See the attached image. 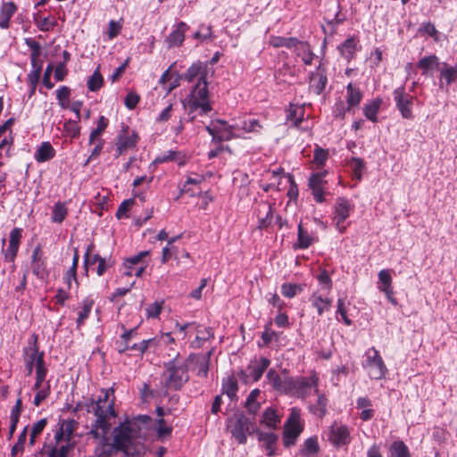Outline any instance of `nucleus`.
<instances>
[{
  "instance_id": "obj_12",
  "label": "nucleus",
  "mask_w": 457,
  "mask_h": 457,
  "mask_svg": "<svg viewBox=\"0 0 457 457\" xmlns=\"http://www.w3.org/2000/svg\"><path fill=\"white\" fill-rule=\"evenodd\" d=\"M327 439L336 449L347 448L353 441L352 428L346 424L334 421L328 428Z\"/></svg>"
},
{
  "instance_id": "obj_61",
  "label": "nucleus",
  "mask_w": 457,
  "mask_h": 457,
  "mask_svg": "<svg viewBox=\"0 0 457 457\" xmlns=\"http://www.w3.org/2000/svg\"><path fill=\"white\" fill-rule=\"evenodd\" d=\"M108 126L109 120L106 117L101 115L96 121V128L92 129L89 135V142H96V139H103L102 136Z\"/></svg>"
},
{
  "instance_id": "obj_24",
  "label": "nucleus",
  "mask_w": 457,
  "mask_h": 457,
  "mask_svg": "<svg viewBox=\"0 0 457 457\" xmlns=\"http://www.w3.org/2000/svg\"><path fill=\"white\" fill-rule=\"evenodd\" d=\"M191 159V154L187 150L170 149L157 155L154 161V164L174 162L179 167L185 166Z\"/></svg>"
},
{
  "instance_id": "obj_10",
  "label": "nucleus",
  "mask_w": 457,
  "mask_h": 457,
  "mask_svg": "<svg viewBox=\"0 0 457 457\" xmlns=\"http://www.w3.org/2000/svg\"><path fill=\"white\" fill-rule=\"evenodd\" d=\"M171 121L170 130L175 136L180 135L185 129V122L187 120L180 113L179 107L177 103H170L155 117L156 124H165Z\"/></svg>"
},
{
  "instance_id": "obj_38",
  "label": "nucleus",
  "mask_w": 457,
  "mask_h": 457,
  "mask_svg": "<svg viewBox=\"0 0 457 457\" xmlns=\"http://www.w3.org/2000/svg\"><path fill=\"white\" fill-rule=\"evenodd\" d=\"M28 46L30 49V62L33 68L32 71L41 74L43 61L41 60V46L40 44L31 38L26 40Z\"/></svg>"
},
{
  "instance_id": "obj_23",
  "label": "nucleus",
  "mask_w": 457,
  "mask_h": 457,
  "mask_svg": "<svg viewBox=\"0 0 457 457\" xmlns=\"http://www.w3.org/2000/svg\"><path fill=\"white\" fill-rule=\"evenodd\" d=\"M320 240L318 232L300 222L297 226V239L293 244L294 250H305Z\"/></svg>"
},
{
  "instance_id": "obj_57",
  "label": "nucleus",
  "mask_w": 457,
  "mask_h": 457,
  "mask_svg": "<svg viewBox=\"0 0 457 457\" xmlns=\"http://www.w3.org/2000/svg\"><path fill=\"white\" fill-rule=\"evenodd\" d=\"M320 448L318 441V436H313L307 439L303 444L300 450L301 455L304 457H317Z\"/></svg>"
},
{
  "instance_id": "obj_33",
  "label": "nucleus",
  "mask_w": 457,
  "mask_h": 457,
  "mask_svg": "<svg viewBox=\"0 0 457 457\" xmlns=\"http://www.w3.org/2000/svg\"><path fill=\"white\" fill-rule=\"evenodd\" d=\"M361 48L359 37L351 36L337 46L340 55L348 62L355 58V54Z\"/></svg>"
},
{
  "instance_id": "obj_63",
  "label": "nucleus",
  "mask_w": 457,
  "mask_h": 457,
  "mask_svg": "<svg viewBox=\"0 0 457 457\" xmlns=\"http://www.w3.org/2000/svg\"><path fill=\"white\" fill-rule=\"evenodd\" d=\"M336 317L338 321H342L345 326L352 325V320L348 316L347 305L343 298L337 299Z\"/></svg>"
},
{
  "instance_id": "obj_19",
  "label": "nucleus",
  "mask_w": 457,
  "mask_h": 457,
  "mask_svg": "<svg viewBox=\"0 0 457 457\" xmlns=\"http://www.w3.org/2000/svg\"><path fill=\"white\" fill-rule=\"evenodd\" d=\"M364 356L366 361L363 367L369 369V375L370 378H384L388 370L379 352L375 347H370L365 352Z\"/></svg>"
},
{
  "instance_id": "obj_37",
  "label": "nucleus",
  "mask_w": 457,
  "mask_h": 457,
  "mask_svg": "<svg viewBox=\"0 0 457 457\" xmlns=\"http://www.w3.org/2000/svg\"><path fill=\"white\" fill-rule=\"evenodd\" d=\"M372 401L368 396H361L356 400V408L361 411L359 418L367 422L375 417V410L372 408Z\"/></svg>"
},
{
  "instance_id": "obj_51",
  "label": "nucleus",
  "mask_w": 457,
  "mask_h": 457,
  "mask_svg": "<svg viewBox=\"0 0 457 457\" xmlns=\"http://www.w3.org/2000/svg\"><path fill=\"white\" fill-rule=\"evenodd\" d=\"M335 269H327L326 267H318L317 274L315 276L318 283L327 290L328 294L333 288V281L331 276L334 274Z\"/></svg>"
},
{
  "instance_id": "obj_59",
  "label": "nucleus",
  "mask_w": 457,
  "mask_h": 457,
  "mask_svg": "<svg viewBox=\"0 0 457 457\" xmlns=\"http://www.w3.org/2000/svg\"><path fill=\"white\" fill-rule=\"evenodd\" d=\"M237 378L234 374H231L223 380L222 394L228 395L231 400H233L237 397Z\"/></svg>"
},
{
  "instance_id": "obj_64",
  "label": "nucleus",
  "mask_w": 457,
  "mask_h": 457,
  "mask_svg": "<svg viewBox=\"0 0 457 457\" xmlns=\"http://www.w3.org/2000/svg\"><path fill=\"white\" fill-rule=\"evenodd\" d=\"M68 215V208L64 202H56L52 208V221L61 224Z\"/></svg>"
},
{
  "instance_id": "obj_8",
  "label": "nucleus",
  "mask_w": 457,
  "mask_h": 457,
  "mask_svg": "<svg viewBox=\"0 0 457 457\" xmlns=\"http://www.w3.org/2000/svg\"><path fill=\"white\" fill-rule=\"evenodd\" d=\"M345 100L335 104L333 113L337 118L344 119L347 112H354L362 100L363 94L356 83H349L345 88Z\"/></svg>"
},
{
  "instance_id": "obj_42",
  "label": "nucleus",
  "mask_w": 457,
  "mask_h": 457,
  "mask_svg": "<svg viewBox=\"0 0 457 457\" xmlns=\"http://www.w3.org/2000/svg\"><path fill=\"white\" fill-rule=\"evenodd\" d=\"M310 301L313 308L316 309L319 316L324 312H328L332 307V298L329 296H323L318 292H313L310 297Z\"/></svg>"
},
{
  "instance_id": "obj_43",
  "label": "nucleus",
  "mask_w": 457,
  "mask_h": 457,
  "mask_svg": "<svg viewBox=\"0 0 457 457\" xmlns=\"http://www.w3.org/2000/svg\"><path fill=\"white\" fill-rule=\"evenodd\" d=\"M383 104V99L380 97H376L371 100L367 101L362 107V112L364 116L370 121L376 123L378 122V114L381 109Z\"/></svg>"
},
{
  "instance_id": "obj_30",
  "label": "nucleus",
  "mask_w": 457,
  "mask_h": 457,
  "mask_svg": "<svg viewBox=\"0 0 457 457\" xmlns=\"http://www.w3.org/2000/svg\"><path fill=\"white\" fill-rule=\"evenodd\" d=\"M267 379L275 390L285 394L291 393L292 377L282 376L275 370L271 369L267 373Z\"/></svg>"
},
{
  "instance_id": "obj_58",
  "label": "nucleus",
  "mask_w": 457,
  "mask_h": 457,
  "mask_svg": "<svg viewBox=\"0 0 457 457\" xmlns=\"http://www.w3.org/2000/svg\"><path fill=\"white\" fill-rule=\"evenodd\" d=\"M190 83L206 81V71L201 64H193L185 74Z\"/></svg>"
},
{
  "instance_id": "obj_25",
  "label": "nucleus",
  "mask_w": 457,
  "mask_h": 457,
  "mask_svg": "<svg viewBox=\"0 0 457 457\" xmlns=\"http://www.w3.org/2000/svg\"><path fill=\"white\" fill-rule=\"evenodd\" d=\"M204 179L202 175L194 174L187 177L180 187V196L183 198L200 197L203 192L202 184Z\"/></svg>"
},
{
  "instance_id": "obj_52",
  "label": "nucleus",
  "mask_w": 457,
  "mask_h": 457,
  "mask_svg": "<svg viewBox=\"0 0 457 457\" xmlns=\"http://www.w3.org/2000/svg\"><path fill=\"white\" fill-rule=\"evenodd\" d=\"M34 22L38 29L43 32L51 31L57 26V19L52 14L44 16L41 13H37L34 16Z\"/></svg>"
},
{
  "instance_id": "obj_56",
  "label": "nucleus",
  "mask_w": 457,
  "mask_h": 457,
  "mask_svg": "<svg viewBox=\"0 0 457 457\" xmlns=\"http://www.w3.org/2000/svg\"><path fill=\"white\" fill-rule=\"evenodd\" d=\"M55 154V149L49 142H43L36 150L34 158L37 162H45L53 159Z\"/></svg>"
},
{
  "instance_id": "obj_9",
  "label": "nucleus",
  "mask_w": 457,
  "mask_h": 457,
  "mask_svg": "<svg viewBox=\"0 0 457 457\" xmlns=\"http://www.w3.org/2000/svg\"><path fill=\"white\" fill-rule=\"evenodd\" d=\"M143 204L144 202H122L116 212L117 219L129 218L131 213L135 224L141 227L154 213L153 208L145 207Z\"/></svg>"
},
{
  "instance_id": "obj_44",
  "label": "nucleus",
  "mask_w": 457,
  "mask_h": 457,
  "mask_svg": "<svg viewBox=\"0 0 457 457\" xmlns=\"http://www.w3.org/2000/svg\"><path fill=\"white\" fill-rule=\"evenodd\" d=\"M18 6L12 1L3 2L0 7V28L6 29L10 27V21L17 12Z\"/></svg>"
},
{
  "instance_id": "obj_26",
  "label": "nucleus",
  "mask_w": 457,
  "mask_h": 457,
  "mask_svg": "<svg viewBox=\"0 0 457 457\" xmlns=\"http://www.w3.org/2000/svg\"><path fill=\"white\" fill-rule=\"evenodd\" d=\"M392 272L393 270L389 269H385L378 272V288L386 295L390 303L396 306L398 301L395 295Z\"/></svg>"
},
{
  "instance_id": "obj_35",
  "label": "nucleus",
  "mask_w": 457,
  "mask_h": 457,
  "mask_svg": "<svg viewBox=\"0 0 457 457\" xmlns=\"http://www.w3.org/2000/svg\"><path fill=\"white\" fill-rule=\"evenodd\" d=\"M107 434H104L96 439H100L99 443L96 445L94 450V457H113L120 450L115 446V443L109 442Z\"/></svg>"
},
{
  "instance_id": "obj_3",
  "label": "nucleus",
  "mask_w": 457,
  "mask_h": 457,
  "mask_svg": "<svg viewBox=\"0 0 457 457\" xmlns=\"http://www.w3.org/2000/svg\"><path fill=\"white\" fill-rule=\"evenodd\" d=\"M183 105L184 110L187 112V120L192 123L196 122L198 117L208 115L212 110V105L209 96L207 81L197 82Z\"/></svg>"
},
{
  "instance_id": "obj_36",
  "label": "nucleus",
  "mask_w": 457,
  "mask_h": 457,
  "mask_svg": "<svg viewBox=\"0 0 457 457\" xmlns=\"http://www.w3.org/2000/svg\"><path fill=\"white\" fill-rule=\"evenodd\" d=\"M259 442L262 443V446L266 451V455L273 457L276 455L278 436L272 432H262L258 430L256 433Z\"/></svg>"
},
{
  "instance_id": "obj_54",
  "label": "nucleus",
  "mask_w": 457,
  "mask_h": 457,
  "mask_svg": "<svg viewBox=\"0 0 457 457\" xmlns=\"http://www.w3.org/2000/svg\"><path fill=\"white\" fill-rule=\"evenodd\" d=\"M281 174L284 175V178L287 179V182L289 183L290 185V187L287 191V196L289 197L290 200L295 199L298 195V189L294 182V178L291 174H285L284 170L282 168H275L272 170H269V171L267 172V175H271L272 178L279 177Z\"/></svg>"
},
{
  "instance_id": "obj_21",
  "label": "nucleus",
  "mask_w": 457,
  "mask_h": 457,
  "mask_svg": "<svg viewBox=\"0 0 457 457\" xmlns=\"http://www.w3.org/2000/svg\"><path fill=\"white\" fill-rule=\"evenodd\" d=\"M30 269L34 276L40 281L46 282L50 277L46 257L40 245H37L31 255Z\"/></svg>"
},
{
  "instance_id": "obj_45",
  "label": "nucleus",
  "mask_w": 457,
  "mask_h": 457,
  "mask_svg": "<svg viewBox=\"0 0 457 457\" xmlns=\"http://www.w3.org/2000/svg\"><path fill=\"white\" fill-rule=\"evenodd\" d=\"M79 261V253L78 248L74 249V254L72 258V265L69 268L62 276V280L65 284V287L71 288L72 281L79 285L78 281V266Z\"/></svg>"
},
{
  "instance_id": "obj_62",
  "label": "nucleus",
  "mask_w": 457,
  "mask_h": 457,
  "mask_svg": "<svg viewBox=\"0 0 457 457\" xmlns=\"http://www.w3.org/2000/svg\"><path fill=\"white\" fill-rule=\"evenodd\" d=\"M389 453L391 457H411L408 446L402 440L394 441L389 447Z\"/></svg>"
},
{
  "instance_id": "obj_17",
  "label": "nucleus",
  "mask_w": 457,
  "mask_h": 457,
  "mask_svg": "<svg viewBox=\"0 0 457 457\" xmlns=\"http://www.w3.org/2000/svg\"><path fill=\"white\" fill-rule=\"evenodd\" d=\"M140 137L135 129L128 125H123L116 137L115 151L117 155L120 156L136 149Z\"/></svg>"
},
{
  "instance_id": "obj_14",
  "label": "nucleus",
  "mask_w": 457,
  "mask_h": 457,
  "mask_svg": "<svg viewBox=\"0 0 457 457\" xmlns=\"http://www.w3.org/2000/svg\"><path fill=\"white\" fill-rule=\"evenodd\" d=\"M270 365V360L267 357H255L250 360L246 370L241 369L237 371V377L245 384H248L250 382H257L262 378L263 373L266 371Z\"/></svg>"
},
{
  "instance_id": "obj_39",
  "label": "nucleus",
  "mask_w": 457,
  "mask_h": 457,
  "mask_svg": "<svg viewBox=\"0 0 457 457\" xmlns=\"http://www.w3.org/2000/svg\"><path fill=\"white\" fill-rule=\"evenodd\" d=\"M315 403L308 406L309 411L318 419L322 420L328 413V399L324 393L319 391Z\"/></svg>"
},
{
  "instance_id": "obj_28",
  "label": "nucleus",
  "mask_w": 457,
  "mask_h": 457,
  "mask_svg": "<svg viewBox=\"0 0 457 457\" xmlns=\"http://www.w3.org/2000/svg\"><path fill=\"white\" fill-rule=\"evenodd\" d=\"M310 88L317 95H320L326 88L328 83L327 65L320 61L315 71L309 76Z\"/></svg>"
},
{
  "instance_id": "obj_1",
  "label": "nucleus",
  "mask_w": 457,
  "mask_h": 457,
  "mask_svg": "<svg viewBox=\"0 0 457 457\" xmlns=\"http://www.w3.org/2000/svg\"><path fill=\"white\" fill-rule=\"evenodd\" d=\"M152 418L148 415H137L120 422L112 430V440L120 452L128 457H141L145 452L141 438V424H148Z\"/></svg>"
},
{
  "instance_id": "obj_7",
  "label": "nucleus",
  "mask_w": 457,
  "mask_h": 457,
  "mask_svg": "<svg viewBox=\"0 0 457 457\" xmlns=\"http://www.w3.org/2000/svg\"><path fill=\"white\" fill-rule=\"evenodd\" d=\"M22 357L28 375L34 370L47 366L45 360V352L40 350L39 336L37 333L30 335L28 345L22 349Z\"/></svg>"
},
{
  "instance_id": "obj_29",
  "label": "nucleus",
  "mask_w": 457,
  "mask_h": 457,
  "mask_svg": "<svg viewBox=\"0 0 457 457\" xmlns=\"http://www.w3.org/2000/svg\"><path fill=\"white\" fill-rule=\"evenodd\" d=\"M353 206L349 202H340L335 206L333 220L339 233L344 234L350 226V221H346L350 216Z\"/></svg>"
},
{
  "instance_id": "obj_27",
  "label": "nucleus",
  "mask_w": 457,
  "mask_h": 457,
  "mask_svg": "<svg viewBox=\"0 0 457 457\" xmlns=\"http://www.w3.org/2000/svg\"><path fill=\"white\" fill-rule=\"evenodd\" d=\"M23 229L14 228L9 235L8 246L3 249L4 260L5 262H14L21 243Z\"/></svg>"
},
{
  "instance_id": "obj_22",
  "label": "nucleus",
  "mask_w": 457,
  "mask_h": 457,
  "mask_svg": "<svg viewBox=\"0 0 457 457\" xmlns=\"http://www.w3.org/2000/svg\"><path fill=\"white\" fill-rule=\"evenodd\" d=\"M96 304V300L93 295H87L84 297L78 304L73 308L75 317L73 318L76 325V329H81L87 320L89 319L93 308Z\"/></svg>"
},
{
  "instance_id": "obj_11",
  "label": "nucleus",
  "mask_w": 457,
  "mask_h": 457,
  "mask_svg": "<svg viewBox=\"0 0 457 457\" xmlns=\"http://www.w3.org/2000/svg\"><path fill=\"white\" fill-rule=\"evenodd\" d=\"M151 262V252L141 251L123 260L121 269L124 276L141 278Z\"/></svg>"
},
{
  "instance_id": "obj_41",
  "label": "nucleus",
  "mask_w": 457,
  "mask_h": 457,
  "mask_svg": "<svg viewBox=\"0 0 457 457\" xmlns=\"http://www.w3.org/2000/svg\"><path fill=\"white\" fill-rule=\"evenodd\" d=\"M305 109L303 105L293 104H291L289 106L288 113H287V120L291 121L292 124L299 128L301 129H307L308 127H303V123L304 121Z\"/></svg>"
},
{
  "instance_id": "obj_34",
  "label": "nucleus",
  "mask_w": 457,
  "mask_h": 457,
  "mask_svg": "<svg viewBox=\"0 0 457 457\" xmlns=\"http://www.w3.org/2000/svg\"><path fill=\"white\" fill-rule=\"evenodd\" d=\"M15 123L14 118H10L0 125V148L5 149L6 154L10 153L13 145L14 134L12 127Z\"/></svg>"
},
{
  "instance_id": "obj_5",
  "label": "nucleus",
  "mask_w": 457,
  "mask_h": 457,
  "mask_svg": "<svg viewBox=\"0 0 457 457\" xmlns=\"http://www.w3.org/2000/svg\"><path fill=\"white\" fill-rule=\"evenodd\" d=\"M77 428L78 423L73 419L61 420L59 428L54 434V445H45L47 456L51 455L54 452L59 453L60 449H62L65 451V457H68L70 451L73 447L71 440Z\"/></svg>"
},
{
  "instance_id": "obj_15",
  "label": "nucleus",
  "mask_w": 457,
  "mask_h": 457,
  "mask_svg": "<svg viewBox=\"0 0 457 457\" xmlns=\"http://www.w3.org/2000/svg\"><path fill=\"white\" fill-rule=\"evenodd\" d=\"M33 372H35V382L32 390L36 392L33 404L38 407L50 396L52 391L50 380L46 379L48 367L34 370Z\"/></svg>"
},
{
  "instance_id": "obj_49",
  "label": "nucleus",
  "mask_w": 457,
  "mask_h": 457,
  "mask_svg": "<svg viewBox=\"0 0 457 457\" xmlns=\"http://www.w3.org/2000/svg\"><path fill=\"white\" fill-rule=\"evenodd\" d=\"M439 66V59L435 54L420 58L416 64V67L421 71L422 75H428L431 71L438 70Z\"/></svg>"
},
{
  "instance_id": "obj_32",
  "label": "nucleus",
  "mask_w": 457,
  "mask_h": 457,
  "mask_svg": "<svg viewBox=\"0 0 457 457\" xmlns=\"http://www.w3.org/2000/svg\"><path fill=\"white\" fill-rule=\"evenodd\" d=\"M327 170H320L312 174L309 179V187L312 191L315 200H323L326 195V184L325 177Z\"/></svg>"
},
{
  "instance_id": "obj_31",
  "label": "nucleus",
  "mask_w": 457,
  "mask_h": 457,
  "mask_svg": "<svg viewBox=\"0 0 457 457\" xmlns=\"http://www.w3.org/2000/svg\"><path fill=\"white\" fill-rule=\"evenodd\" d=\"M234 129L236 130L237 137H244L247 133H257L262 129L260 121L254 118L244 117L242 120H233Z\"/></svg>"
},
{
  "instance_id": "obj_6",
  "label": "nucleus",
  "mask_w": 457,
  "mask_h": 457,
  "mask_svg": "<svg viewBox=\"0 0 457 457\" xmlns=\"http://www.w3.org/2000/svg\"><path fill=\"white\" fill-rule=\"evenodd\" d=\"M305 428L302 411L298 407H292L283 426L282 443L285 448L295 446Z\"/></svg>"
},
{
  "instance_id": "obj_46",
  "label": "nucleus",
  "mask_w": 457,
  "mask_h": 457,
  "mask_svg": "<svg viewBox=\"0 0 457 457\" xmlns=\"http://www.w3.org/2000/svg\"><path fill=\"white\" fill-rule=\"evenodd\" d=\"M441 80L439 84L440 88H445L448 91V87L457 79V67H453L447 63H443L440 69Z\"/></svg>"
},
{
  "instance_id": "obj_50",
  "label": "nucleus",
  "mask_w": 457,
  "mask_h": 457,
  "mask_svg": "<svg viewBox=\"0 0 457 457\" xmlns=\"http://www.w3.org/2000/svg\"><path fill=\"white\" fill-rule=\"evenodd\" d=\"M71 288L68 287H58L55 291V295L53 296L51 303H53V308H50L53 311L58 312L60 308H62L66 305L67 302L71 299Z\"/></svg>"
},
{
  "instance_id": "obj_40",
  "label": "nucleus",
  "mask_w": 457,
  "mask_h": 457,
  "mask_svg": "<svg viewBox=\"0 0 457 457\" xmlns=\"http://www.w3.org/2000/svg\"><path fill=\"white\" fill-rule=\"evenodd\" d=\"M295 46L292 48L295 50L296 55L301 58L302 62L305 65H311L313 62V60L315 58H318L315 56V54L312 53V50L311 49V46L308 43L300 41L296 39V43L294 44Z\"/></svg>"
},
{
  "instance_id": "obj_48",
  "label": "nucleus",
  "mask_w": 457,
  "mask_h": 457,
  "mask_svg": "<svg viewBox=\"0 0 457 457\" xmlns=\"http://www.w3.org/2000/svg\"><path fill=\"white\" fill-rule=\"evenodd\" d=\"M159 82L169 94L179 86V75L170 68L162 75Z\"/></svg>"
},
{
  "instance_id": "obj_47",
  "label": "nucleus",
  "mask_w": 457,
  "mask_h": 457,
  "mask_svg": "<svg viewBox=\"0 0 457 457\" xmlns=\"http://www.w3.org/2000/svg\"><path fill=\"white\" fill-rule=\"evenodd\" d=\"M261 423L270 429H278L281 423V417L278 413V410L273 407L265 409L262 413Z\"/></svg>"
},
{
  "instance_id": "obj_2",
  "label": "nucleus",
  "mask_w": 457,
  "mask_h": 457,
  "mask_svg": "<svg viewBox=\"0 0 457 457\" xmlns=\"http://www.w3.org/2000/svg\"><path fill=\"white\" fill-rule=\"evenodd\" d=\"M100 393L101 395L98 396L97 400L90 399V404L88 405V407L90 406L92 408V411L96 417L89 433L93 437L108 434L112 426L111 420L117 416V412L114 409L116 397L113 386L102 388Z\"/></svg>"
},
{
  "instance_id": "obj_55",
  "label": "nucleus",
  "mask_w": 457,
  "mask_h": 457,
  "mask_svg": "<svg viewBox=\"0 0 457 457\" xmlns=\"http://www.w3.org/2000/svg\"><path fill=\"white\" fill-rule=\"evenodd\" d=\"M347 170L351 175V178L355 183L361 181L362 173L365 170V162L360 158H352L347 162Z\"/></svg>"
},
{
  "instance_id": "obj_53",
  "label": "nucleus",
  "mask_w": 457,
  "mask_h": 457,
  "mask_svg": "<svg viewBox=\"0 0 457 457\" xmlns=\"http://www.w3.org/2000/svg\"><path fill=\"white\" fill-rule=\"evenodd\" d=\"M187 25L180 21L179 22L172 32L169 35L167 41L170 46H179L185 39V33L187 29Z\"/></svg>"
},
{
  "instance_id": "obj_4",
  "label": "nucleus",
  "mask_w": 457,
  "mask_h": 457,
  "mask_svg": "<svg viewBox=\"0 0 457 457\" xmlns=\"http://www.w3.org/2000/svg\"><path fill=\"white\" fill-rule=\"evenodd\" d=\"M195 361H199V355L196 353H190L186 359H181L179 355H177L167 365L165 386L169 389L179 390L188 381L189 366Z\"/></svg>"
},
{
  "instance_id": "obj_18",
  "label": "nucleus",
  "mask_w": 457,
  "mask_h": 457,
  "mask_svg": "<svg viewBox=\"0 0 457 457\" xmlns=\"http://www.w3.org/2000/svg\"><path fill=\"white\" fill-rule=\"evenodd\" d=\"M393 96L395 107L405 120H413V106L417 98L410 92L406 91L405 87L402 86L393 91Z\"/></svg>"
},
{
  "instance_id": "obj_13",
  "label": "nucleus",
  "mask_w": 457,
  "mask_h": 457,
  "mask_svg": "<svg viewBox=\"0 0 457 457\" xmlns=\"http://www.w3.org/2000/svg\"><path fill=\"white\" fill-rule=\"evenodd\" d=\"M229 428L232 436L240 445L246 443L247 435L256 434L259 430L254 420L245 415H240L232 420Z\"/></svg>"
},
{
  "instance_id": "obj_60",
  "label": "nucleus",
  "mask_w": 457,
  "mask_h": 457,
  "mask_svg": "<svg viewBox=\"0 0 457 457\" xmlns=\"http://www.w3.org/2000/svg\"><path fill=\"white\" fill-rule=\"evenodd\" d=\"M328 159V151L316 145L313 152V160L311 163L312 169L316 170L317 171L323 170L322 168L325 166Z\"/></svg>"
},
{
  "instance_id": "obj_16",
  "label": "nucleus",
  "mask_w": 457,
  "mask_h": 457,
  "mask_svg": "<svg viewBox=\"0 0 457 457\" xmlns=\"http://www.w3.org/2000/svg\"><path fill=\"white\" fill-rule=\"evenodd\" d=\"M320 377L319 374L312 370L309 377L293 378L291 393L296 395L301 399H306L310 394L311 389H314V393H319Z\"/></svg>"
},
{
  "instance_id": "obj_20",
  "label": "nucleus",
  "mask_w": 457,
  "mask_h": 457,
  "mask_svg": "<svg viewBox=\"0 0 457 457\" xmlns=\"http://www.w3.org/2000/svg\"><path fill=\"white\" fill-rule=\"evenodd\" d=\"M234 128V122L229 124L223 120H212L210 125L206 126L205 129L212 136L213 141L222 142L237 138Z\"/></svg>"
}]
</instances>
